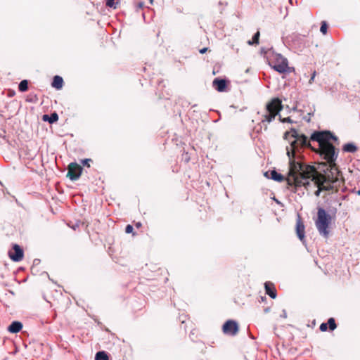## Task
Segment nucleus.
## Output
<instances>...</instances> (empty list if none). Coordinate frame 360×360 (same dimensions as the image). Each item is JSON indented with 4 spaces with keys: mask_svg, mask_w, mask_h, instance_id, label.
Listing matches in <instances>:
<instances>
[{
    "mask_svg": "<svg viewBox=\"0 0 360 360\" xmlns=\"http://www.w3.org/2000/svg\"><path fill=\"white\" fill-rule=\"evenodd\" d=\"M310 139L319 143L320 154L323 156L326 162L320 163L316 169L314 166L292 162L287 179L288 184L294 186L293 192L295 193L297 187L304 186L307 188L309 185V180L311 179L318 187L315 192L316 196L322 191L337 193L344 186L345 179L335 164L338 153L330 141H336L338 139L330 131H314Z\"/></svg>",
    "mask_w": 360,
    "mask_h": 360,
    "instance_id": "1",
    "label": "nucleus"
},
{
    "mask_svg": "<svg viewBox=\"0 0 360 360\" xmlns=\"http://www.w3.org/2000/svg\"><path fill=\"white\" fill-rule=\"evenodd\" d=\"M331 221L332 217L323 208L319 207L315 225L320 235L325 238H328L329 236Z\"/></svg>",
    "mask_w": 360,
    "mask_h": 360,
    "instance_id": "2",
    "label": "nucleus"
},
{
    "mask_svg": "<svg viewBox=\"0 0 360 360\" xmlns=\"http://www.w3.org/2000/svg\"><path fill=\"white\" fill-rule=\"evenodd\" d=\"M307 147L311 148L310 143L307 140V137L304 134H301L300 137L295 139L292 141H291L290 146L286 148L287 155L289 158V172L291 169V163L294 162L295 163L302 164L300 162L296 161L295 153L299 151L300 148Z\"/></svg>",
    "mask_w": 360,
    "mask_h": 360,
    "instance_id": "3",
    "label": "nucleus"
},
{
    "mask_svg": "<svg viewBox=\"0 0 360 360\" xmlns=\"http://www.w3.org/2000/svg\"><path fill=\"white\" fill-rule=\"evenodd\" d=\"M283 109L282 101L278 98H272L266 105L264 112L262 114L261 123H270Z\"/></svg>",
    "mask_w": 360,
    "mask_h": 360,
    "instance_id": "4",
    "label": "nucleus"
},
{
    "mask_svg": "<svg viewBox=\"0 0 360 360\" xmlns=\"http://www.w3.org/2000/svg\"><path fill=\"white\" fill-rule=\"evenodd\" d=\"M82 170L83 169L82 166L76 162H71L68 167L67 177L72 181H76L80 177Z\"/></svg>",
    "mask_w": 360,
    "mask_h": 360,
    "instance_id": "5",
    "label": "nucleus"
},
{
    "mask_svg": "<svg viewBox=\"0 0 360 360\" xmlns=\"http://www.w3.org/2000/svg\"><path fill=\"white\" fill-rule=\"evenodd\" d=\"M271 67L279 73H284L289 69L288 60L281 55L276 56V61L272 62Z\"/></svg>",
    "mask_w": 360,
    "mask_h": 360,
    "instance_id": "6",
    "label": "nucleus"
},
{
    "mask_svg": "<svg viewBox=\"0 0 360 360\" xmlns=\"http://www.w3.org/2000/svg\"><path fill=\"white\" fill-rule=\"evenodd\" d=\"M222 330L226 335H236L239 330L238 324L236 321L228 320L223 325Z\"/></svg>",
    "mask_w": 360,
    "mask_h": 360,
    "instance_id": "7",
    "label": "nucleus"
},
{
    "mask_svg": "<svg viewBox=\"0 0 360 360\" xmlns=\"http://www.w3.org/2000/svg\"><path fill=\"white\" fill-rule=\"evenodd\" d=\"M8 256L13 262H20L23 259L24 252L18 245L15 244L13 249L8 252Z\"/></svg>",
    "mask_w": 360,
    "mask_h": 360,
    "instance_id": "8",
    "label": "nucleus"
},
{
    "mask_svg": "<svg viewBox=\"0 0 360 360\" xmlns=\"http://www.w3.org/2000/svg\"><path fill=\"white\" fill-rule=\"evenodd\" d=\"M337 328V324L335 323V320L334 318L331 317L328 319L327 323H322L320 326L319 329L322 332H326L329 329L330 331H333Z\"/></svg>",
    "mask_w": 360,
    "mask_h": 360,
    "instance_id": "9",
    "label": "nucleus"
},
{
    "mask_svg": "<svg viewBox=\"0 0 360 360\" xmlns=\"http://www.w3.org/2000/svg\"><path fill=\"white\" fill-rule=\"evenodd\" d=\"M264 288L266 293L269 295L271 298L275 299L276 297L277 293L275 285L271 282H266L264 283Z\"/></svg>",
    "mask_w": 360,
    "mask_h": 360,
    "instance_id": "10",
    "label": "nucleus"
},
{
    "mask_svg": "<svg viewBox=\"0 0 360 360\" xmlns=\"http://www.w3.org/2000/svg\"><path fill=\"white\" fill-rule=\"evenodd\" d=\"M304 229L305 227L302 220L300 219H297L296 223V233L300 240H303L304 239Z\"/></svg>",
    "mask_w": 360,
    "mask_h": 360,
    "instance_id": "11",
    "label": "nucleus"
},
{
    "mask_svg": "<svg viewBox=\"0 0 360 360\" xmlns=\"http://www.w3.org/2000/svg\"><path fill=\"white\" fill-rule=\"evenodd\" d=\"M213 86L219 92L224 91L226 87L225 79L216 78L213 81Z\"/></svg>",
    "mask_w": 360,
    "mask_h": 360,
    "instance_id": "12",
    "label": "nucleus"
},
{
    "mask_svg": "<svg viewBox=\"0 0 360 360\" xmlns=\"http://www.w3.org/2000/svg\"><path fill=\"white\" fill-rule=\"evenodd\" d=\"M22 328V324L20 321H13L8 326V330L11 333H17L20 332Z\"/></svg>",
    "mask_w": 360,
    "mask_h": 360,
    "instance_id": "13",
    "label": "nucleus"
},
{
    "mask_svg": "<svg viewBox=\"0 0 360 360\" xmlns=\"http://www.w3.org/2000/svg\"><path fill=\"white\" fill-rule=\"evenodd\" d=\"M288 177H289V175L285 179L281 174L278 173L276 170H272L271 172V178L278 182H282L284 180H287L288 179ZM287 184H288V182H287Z\"/></svg>",
    "mask_w": 360,
    "mask_h": 360,
    "instance_id": "14",
    "label": "nucleus"
},
{
    "mask_svg": "<svg viewBox=\"0 0 360 360\" xmlns=\"http://www.w3.org/2000/svg\"><path fill=\"white\" fill-rule=\"evenodd\" d=\"M51 85L56 89H60L63 85V78L58 75L54 76Z\"/></svg>",
    "mask_w": 360,
    "mask_h": 360,
    "instance_id": "15",
    "label": "nucleus"
},
{
    "mask_svg": "<svg viewBox=\"0 0 360 360\" xmlns=\"http://www.w3.org/2000/svg\"><path fill=\"white\" fill-rule=\"evenodd\" d=\"M42 120L45 122H49V123L52 124L53 122H56L58 120V115L56 112H53L51 114V115H44L42 117Z\"/></svg>",
    "mask_w": 360,
    "mask_h": 360,
    "instance_id": "16",
    "label": "nucleus"
},
{
    "mask_svg": "<svg viewBox=\"0 0 360 360\" xmlns=\"http://www.w3.org/2000/svg\"><path fill=\"white\" fill-rule=\"evenodd\" d=\"M342 150L345 152L354 153L357 150V147L353 143H346L343 146Z\"/></svg>",
    "mask_w": 360,
    "mask_h": 360,
    "instance_id": "17",
    "label": "nucleus"
},
{
    "mask_svg": "<svg viewBox=\"0 0 360 360\" xmlns=\"http://www.w3.org/2000/svg\"><path fill=\"white\" fill-rule=\"evenodd\" d=\"M260 32L258 30L252 37V40H249L248 44L249 45H258L259 43Z\"/></svg>",
    "mask_w": 360,
    "mask_h": 360,
    "instance_id": "18",
    "label": "nucleus"
},
{
    "mask_svg": "<svg viewBox=\"0 0 360 360\" xmlns=\"http://www.w3.org/2000/svg\"><path fill=\"white\" fill-rule=\"evenodd\" d=\"M290 134V135H291V136H292V138H294V139H297V138L300 137V135H301V134H299L297 133V130H296L295 129L292 128V129H290V131H286V132L284 134V139H288V136Z\"/></svg>",
    "mask_w": 360,
    "mask_h": 360,
    "instance_id": "19",
    "label": "nucleus"
},
{
    "mask_svg": "<svg viewBox=\"0 0 360 360\" xmlns=\"http://www.w3.org/2000/svg\"><path fill=\"white\" fill-rule=\"evenodd\" d=\"M95 360H109V358L107 354L102 351L96 353Z\"/></svg>",
    "mask_w": 360,
    "mask_h": 360,
    "instance_id": "20",
    "label": "nucleus"
},
{
    "mask_svg": "<svg viewBox=\"0 0 360 360\" xmlns=\"http://www.w3.org/2000/svg\"><path fill=\"white\" fill-rule=\"evenodd\" d=\"M18 89L21 92H25L28 89V82L25 79L21 81L18 86Z\"/></svg>",
    "mask_w": 360,
    "mask_h": 360,
    "instance_id": "21",
    "label": "nucleus"
},
{
    "mask_svg": "<svg viewBox=\"0 0 360 360\" xmlns=\"http://www.w3.org/2000/svg\"><path fill=\"white\" fill-rule=\"evenodd\" d=\"M115 0H106L105 5L108 7L117 8L119 4V1H115Z\"/></svg>",
    "mask_w": 360,
    "mask_h": 360,
    "instance_id": "22",
    "label": "nucleus"
},
{
    "mask_svg": "<svg viewBox=\"0 0 360 360\" xmlns=\"http://www.w3.org/2000/svg\"><path fill=\"white\" fill-rule=\"evenodd\" d=\"M327 29H328V25H327L326 22L322 21L321 28H320L321 32H322L323 34H326L327 33Z\"/></svg>",
    "mask_w": 360,
    "mask_h": 360,
    "instance_id": "23",
    "label": "nucleus"
},
{
    "mask_svg": "<svg viewBox=\"0 0 360 360\" xmlns=\"http://www.w3.org/2000/svg\"><path fill=\"white\" fill-rule=\"evenodd\" d=\"M92 162L91 159L87 158L82 160V164L83 166H86L87 167H90V162Z\"/></svg>",
    "mask_w": 360,
    "mask_h": 360,
    "instance_id": "24",
    "label": "nucleus"
},
{
    "mask_svg": "<svg viewBox=\"0 0 360 360\" xmlns=\"http://www.w3.org/2000/svg\"><path fill=\"white\" fill-rule=\"evenodd\" d=\"M133 230H134V228L130 224H128L126 228H125V232L127 233H133V235H134V233H133Z\"/></svg>",
    "mask_w": 360,
    "mask_h": 360,
    "instance_id": "25",
    "label": "nucleus"
},
{
    "mask_svg": "<svg viewBox=\"0 0 360 360\" xmlns=\"http://www.w3.org/2000/svg\"><path fill=\"white\" fill-rule=\"evenodd\" d=\"M280 120L282 122H288V123H292L293 121L291 120V118L290 117H285L283 119L282 118H280Z\"/></svg>",
    "mask_w": 360,
    "mask_h": 360,
    "instance_id": "26",
    "label": "nucleus"
},
{
    "mask_svg": "<svg viewBox=\"0 0 360 360\" xmlns=\"http://www.w3.org/2000/svg\"><path fill=\"white\" fill-rule=\"evenodd\" d=\"M315 76H316V71H314V72H313V74H312V75H311V78H310V79H309V84H311V83L314 82V78H315Z\"/></svg>",
    "mask_w": 360,
    "mask_h": 360,
    "instance_id": "27",
    "label": "nucleus"
},
{
    "mask_svg": "<svg viewBox=\"0 0 360 360\" xmlns=\"http://www.w3.org/2000/svg\"><path fill=\"white\" fill-rule=\"evenodd\" d=\"M207 51V48H203L199 51V52L202 54L205 53Z\"/></svg>",
    "mask_w": 360,
    "mask_h": 360,
    "instance_id": "28",
    "label": "nucleus"
},
{
    "mask_svg": "<svg viewBox=\"0 0 360 360\" xmlns=\"http://www.w3.org/2000/svg\"><path fill=\"white\" fill-rule=\"evenodd\" d=\"M135 226L136 228H140L141 226V222H137L135 224Z\"/></svg>",
    "mask_w": 360,
    "mask_h": 360,
    "instance_id": "29",
    "label": "nucleus"
},
{
    "mask_svg": "<svg viewBox=\"0 0 360 360\" xmlns=\"http://www.w3.org/2000/svg\"><path fill=\"white\" fill-rule=\"evenodd\" d=\"M358 194L360 195V190L358 191Z\"/></svg>",
    "mask_w": 360,
    "mask_h": 360,
    "instance_id": "30",
    "label": "nucleus"
},
{
    "mask_svg": "<svg viewBox=\"0 0 360 360\" xmlns=\"http://www.w3.org/2000/svg\"><path fill=\"white\" fill-rule=\"evenodd\" d=\"M150 3H152V2H153V0H150Z\"/></svg>",
    "mask_w": 360,
    "mask_h": 360,
    "instance_id": "31",
    "label": "nucleus"
}]
</instances>
